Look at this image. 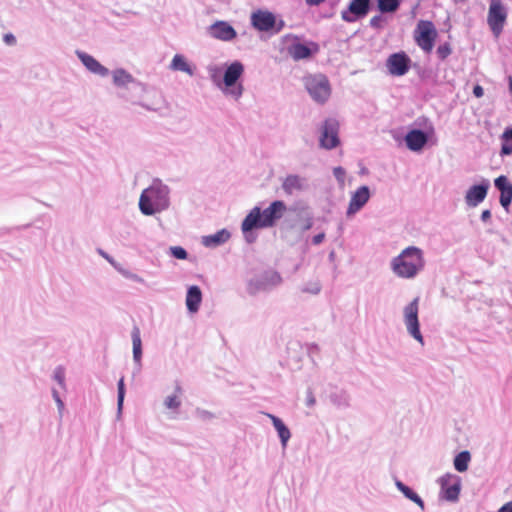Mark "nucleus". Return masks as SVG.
I'll return each mask as SVG.
<instances>
[{
    "label": "nucleus",
    "instance_id": "49",
    "mask_svg": "<svg viewBox=\"0 0 512 512\" xmlns=\"http://www.w3.org/2000/svg\"><path fill=\"white\" fill-rule=\"evenodd\" d=\"M480 218H481L482 222H485V223L488 222L491 219V211L488 209L483 210Z\"/></svg>",
    "mask_w": 512,
    "mask_h": 512
},
{
    "label": "nucleus",
    "instance_id": "14",
    "mask_svg": "<svg viewBox=\"0 0 512 512\" xmlns=\"http://www.w3.org/2000/svg\"><path fill=\"white\" fill-rule=\"evenodd\" d=\"M507 18V11L499 0H491L487 21L492 32L497 36L504 27Z\"/></svg>",
    "mask_w": 512,
    "mask_h": 512
},
{
    "label": "nucleus",
    "instance_id": "52",
    "mask_svg": "<svg viewBox=\"0 0 512 512\" xmlns=\"http://www.w3.org/2000/svg\"><path fill=\"white\" fill-rule=\"evenodd\" d=\"M498 512H512V501L504 504Z\"/></svg>",
    "mask_w": 512,
    "mask_h": 512
},
{
    "label": "nucleus",
    "instance_id": "39",
    "mask_svg": "<svg viewBox=\"0 0 512 512\" xmlns=\"http://www.w3.org/2000/svg\"><path fill=\"white\" fill-rule=\"evenodd\" d=\"M118 395H117V417L120 418L122 415L123 403L125 398V384L124 378L122 377L117 384Z\"/></svg>",
    "mask_w": 512,
    "mask_h": 512
},
{
    "label": "nucleus",
    "instance_id": "3",
    "mask_svg": "<svg viewBox=\"0 0 512 512\" xmlns=\"http://www.w3.org/2000/svg\"><path fill=\"white\" fill-rule=\"evenodd\" d=\"M171 190L160 179H154L139 198V210L145 216H153L169 209Z\"/></svg>",
    "mask_w": 512,
    "mask_h": 512
},
{
    "label": "nucleus",
    "instance_id": "50",
    "mask_svg": "<svg viewBox=\"0 0 512 512\" xmlns=\"http://www.w3.org/2000/svg\"><path fill=\"white\" fill-rule=\"evenodd\" d=\"M55 403H56L57 408H58V414H59L60 417H62L64 409H65L64 402L62 401V399H59V400L55 401Z\"/></svg>",
    "mask_w": 512,
    "mask_h": 512
},
{
    "label": "nucleus",
    "instance_id": "33",
    "mask_svg": "<svg viewBox=\"0 0 512 512\" xmlns=\"http://www.w3.org/2000/svg\"><path fill=\"white\" fill-rule=\"evenodd\" d=\"M396 488L410 501L414 502L419 508L424 511L425 504L422 498L413 491L410 487L405 485L402 481L396 480L395 481Z\"/></svg>",
    "mask_w": 512,
    "mask_h": 512
},
{
    "label": "nucleus",
    "instance_id": "26",
    "mask_svg": "<svg viewBox=\"0 0 512 512\" xmlns=\"http://www.w3.org/2000/svg\"><path fill=\"white\" fill-rule=\"evenodd\" d=\"M494 185L500 191V204L507 209L512 202V184L501 175L494 180Z\"/></svg>",
    "mask_w": 512,
    "mask_h": 512
},
{
    "label": "nucleus",
    "instance_id": "21",
    "mask_svg": "<svg viewBox=\"0 0 512 512\" xmlns=\"http://www.w3.org/2000/svg\"><path fill=\"white\" fill-rule=\"evenodd\" d=\"M410 59L404 53H394L387 59L386 66L393 76H403L409 70Z\"/></svg>",
    "mask_w": 512,
    "mask_h": 512
},
{
    "label": "nucleus",
    "instance_id": "30",
    "mask_svg": "<svg viewBox=\"0 0 512 512\" xmlns=\"http://www.w3.org/2000/svg\"><path fill=\"white\" fill-rule=\"evenodd\" d=\"M138 90H126V89H118L117 96L124 101L130 102L133 105H139L147 111H158L159 108L155 104H148L142 101H139L134 94Z\"/></svg>",
    "mask_w": 512,
    "mask_h": 512
},
{
    "label": "nucleus",
    "instance_id": "36",
    "mask_svg": "<svg viewBox=\"0 0 512 512\" xmlns=\"http://www.w3.org/2000/svg\"><path fill=\"white\" fill-rule=\"evenodd\" d=\"M502 147L500 151L501 156L512 154V126L505 129L502 134Z\"/></svg>",
    "mask_w": 512,
    "mask_h": 512
},
{
    "label": "nucleus",
    "instance_id": "29",
    "mask_svg": "<svg viewBox=\"0 0 512 512\" xmlns=\"http://www.w3.org/2000/svg\"><path fill=\"white\" fill-rule=\"evenodd\" d=\"M265 415L271 420L278 437L281 442V446L283 449L287 447L288 441L291 438V432L289 428L285 425V423L280 419L279 417L271 414V413H265Z\"/></svg>",
    "mask_w": 512,
    "mask_h": 512
},
{
    "label": "nucleus",
    "instance_id": "47",
    "mask_svg": "<svg viewBox=\"0 0 512 512\" xmlns=\"http://www.w3.org/2000/svg\"><path fill=\"white\" fill-rule=\"evenodd\" d=\"M324 240H325V233L320 232L312 237L311 242L313 245L317 246V245H320Z\"/></svg>",
    "mask_w": 512,
    "mask_h": 512
},
{
    "label": "nucleus",
    "instance_id": "51",
    "mask_svg": "<svg viewBox=\"0 0 512 512\" xmlns=\"http://www.w3.org/2000/svg\"><path fill=\"white\" fill-rule=\"evenodd\" d=\"M473 94L477 97V98H480L483 96L484 94V90L483 88L480 86V85H476L474 88H473Z\"/></svg>",
    "mask_w": 512,
    "mask_h": 512
},
{
    "label": "nucleus",
    "instance_id": "11",
    "mask_svg": "<svg viewBox=\"0 0 512 512\" xmlns=\"http://www.w3.org/2000/svg\"><path fill=\"white\" fill-rule=\"evenodd\" d=\"M339 123L337 120L329 118L324 121L321 126L319 143L320 147L331 150L337 147L340 143L339 140Z\"/></svg>",
    "mask_w": 512,
    "mask_h": 512
},
{
    "label": "nucleus",
    "instance_id": "12",
    "mask_svg": "<svg viewBox=\"0 0 512 512\" xmlns=\"http://www.w3.org/2000/svg\"><path fill=\"white\" fill-rule=\"evenodd\" d=\"M437 36L436 29L430 21H420L415 31V41L425 52H431Z\"/></svg>",
    "mask_w": 512,
    "mask_h": 512
},
{
    "label": "nucleus",
    "instance_id": "13",
    "mask_svg": "<svg viewBox=\"0 0 512 512\" xmlns=\"http://www.w3.org/2000/svg\"><path fill=\"white\" fill-rule=\"evenodd\" d=\"M112 82L117 89L140 90L146 92L147 86L136 80L132 74L123 68L115 69L111 72Z\"/></svg>",
    "mask_w": 512,
    "mask_h": 512
},
{
    "label": "nucleus",
    "instance_id": "38",
    "mask_svg": "<svg viewBox=\"0 0 512 512\" xmlns=\"http://www.w3.org/2000/svg\"><path fill=\"white\" fill-rule=\"evenodd\" d=\"M377 3H378V9L382 13L395 12L400 5L399 0H377Z\"/></svg>",
    "mask_w": 512,
    "mask_h": 512
},
{
    "label": "nucleus",
    "instance_id": "48",
    "mask_svg": "<svg viewBox=\"0 0 512 512\" xmlns=\"http://www.w3.org/2000/svg\"><path fill=\"white\" fill-rule=\"evenodd\" d=\"M382 22V17L380 15L374 16L370 19V26L373 28H379Z\"/></svg>",
    "mask_w": 512,
    "mask_h": 512
},
{
    "label": "nucleus",
    "instance_id": "37",
    "mask_svg": "<svg viewBox=\"0 0 512 512\" xmlns=\"http://www.w3.org/2000/svg\"><path fill=\"white\" fill-rule=\"evenodd\" d=\"M471 455L468 451H462L454 458V467L458 472H465L468 469Z\"/></svg>",
    "mask_w": 512,
    "mask_h": 512
},
{
    "label": "nucleus",
    "instance_id": "16",
    "mask_svg": "<svg viewBox=\"0 0 512 512\" xmlns=\"http://www.w3.org/2000/svg\"><path fill=\"white\" fill-rule=\"evenodd\" d=\"M371 198L370 188L366 185L358 187L350 197L348 207L346 210V216L348 218L353 217L359 211H361Z\"/></svg>",
    "mask_w": 512,
    "mask_h": 512
},
{
    "label": "nucleus",
    "instance_id": "8",
    "mask_svg": "<svg viewBox=\"0 0 512 512\" xmlns=\"http://www.w3.org/2000/svg\"><path fill=\"white\" fill-rule=\"evenodd\" d=\"M282 282L281 275L276 271H266L248 280L246 291L249 295L255 296L277 287Z\"/></svg>",
    "mask_w": 512,
    "mask_h": 512
},
{
    "label": "nucleus",
    "instance_id": "19",
    "mask_svg": "<svg viewBox=\"0 0 512 512\" xmlns=\"http://www.w3.org/2000/svg\"><path fill=\"white\" fill-rule=\"evenodd\" d=\"M309 187L308 181L305 177L298 174L287 175L281 184L283 192L287 196H294L306 191Z\"/></svg>",
    "mask_w": 512,
    "mask_h": 512
},
{
    "label": "nucleus",
    "instance_id": "1",
    "mask_svg": "<svg viewBox=\"0 0 512 512\" xmlns=\"http://www.w3.org/2000/svg\"><path fill=\"white\" fill-rule=\"evenodd\" d=\"M289 208L282 200H275L263 211L259 206L253 207L241 223V231L247 243L256 240L253 231L256 229L272 228L276 225Z\"/></svg>",
    "mask_w": 512,
    "mask_h": 512
},
{
    "label": "nucleus",
    "instance_id": "15",
    "mask_svg": "<svg viewBox=\"0 0 512 512\" xmlns=\"http://www.w3.org/2000/svg\"><path fill=\"white\" fill-rule=\"evenodd\" d=\"M370 5V0H351L347 9L341 12V19L347 23H355L367 16Z\"/></svg>",
    "mask_w": 512,
    "mask_h": 512
},
{
    "label": "nucleus",
    "instance_id": "24",
    "mask_svg": "<svg viewBox=\"0 0 512 512\" xmlns=\"http://www.w3.org/2000/svg\"><path fill=\"white\" fill-rule=\"evenodd\" d=\"M428 141V136L425 132L419 129L409 131L405 136V143L409 150L418 152L423 149Z\"/></svg>",
    "mask_w": 512,
    "mask_h": 512
},
{
    "label": "nucleus",
    "instance_id": "18",
    "mask_svg": "<svg viewBox=\"0 0 512 512\" xmlns=\"http://www.w3.org/2000/svg\"><path fill=\"white\" fill-rule=\"evenodd\" d=\"M207 33L210 37L223 41L230 42L237 37L236 30L226 21L218 20L207 28Z\"/></svg>",
    "mask_w": 512,
    "mask_h": 512
},
{
    "label": "nucleus",
    "instance_id": "20",
    "mask_svg": "<svg viewBox=\"0 0 512 512\" xmlns=\"http://www.w3.org/2000/svg\"><path fill=\"white\" fill-rule=\"evenodd\" d=\"M252 26L261 32L272 30L276 25V17L267 10H257L251 14Z\"/></svg>",
    "mask_w": 512,
    "mask_h": 512
},
{
    "label": "nucleus",
    "instance_id": "31",
    "mask_svg": "<svg viewBox=\"0 0 512 512\" xmlns=\"http://www.w3.org/2000/svg\"><path fill=\"white\" fill-rule=\"evenodd\" d=\"M169 69L172 71H180L188 74L189 76L194 75V69L191 64L188 63L185 56L182 54H175L169 65Z\"/></svg>",
    "mask_w": 512,
    "mask_h": 512
},
{
    "label": "nucleus",
    "instance_id": "9",
    "mask_svg": "<svg viewBox=\"0 0 512 512\" xmlns=\"http://www.w3.org/2000/svg\"><path fill=\"white\" fill-rule=\"evenodd\" d=\"M440 485V497L448 502H456L459 499L461 490V479L459 476L446 473L438 479Z\"/></svg>",
    "mask_w": 512,
    "mask_h": 512
},
{
    "label": "nucleus",
    "instance_id": "10",
    "mask_svg": "<svg viewBox=\"0 0 512 512\" xmlns=\"http://www.w3.org/2000/svg\"><path fill=\"white\" fill-rule=\"evenodd\" d=\"M284 40L287 42L291 41L287 52L295 61L308 59L318 51V45L316 43L310 42L309 44H302L299 42L298 37L292 34L284 36Z\"/></svg>",
    "mask_w": 512,
    "mask_h": 512
},
{
    "label": "nucleus",
    "instance_id": "28",
    "mask_svg": "<svg viewBox=\"0 0 512 512\" xmlns=\"http://www.w3.org/2000/svg\"><path fill=\"white\" fill-rule=\"evenodd\" d=\"M201 302H202L201 289L196 285L190 286L187 290L186 299H185V304H186L187 310L192 314L197 313L199 311Z\"/></svg>",
    "mask_w": 512,
    "mask_h": 512
},
{
    "label": "nucleus",
    "instance_id": "42",
    "mask_svg": "<svg viewBox=\"0 0 512 512\" xmlns=\"http://www.w3.org/2000/svg\"><path fill=\"white\" fill-rule=\"evenodd\" d=\"M170 254L180 260H184L188 257L187 251L180 246H172L169 248Z\"/></svg>",
    "mask_w": 512,
    "mask_h": 512
},
{
    "label": "nucleus",
    "instance_id": "46",
    "mask_svg": "<svg viewBox=\"0 0 512 512\" xmlns=\"http://www.w3.org/2000/svg\"><path fill=\"white\" fill-rule=\"evenodd\" d=\"M316 404V399L311 390H308L306 393V406L313 407Z\"/></svg>",
    "mask_w": 512,
    "mask_h": 512
},
{
    "label": "nucleus",
    "instance_id": "43",
    "mask_svg": "<svg viewBox=\"0 0 512 512\" xmlns=\"http://www.w3.org/2000/svg\"><path fill=\"white\" fill-rule=\"evenodd\" d=\"M451 54V47L448 43H444L437 48V55L444 60Z\"/></svg>",
    "mask_w": 512,
    "mask_h": 512
},
{
    "label": "nucleus",
    "instance_id": "34",
    "mask_svg": "<svg viewBox=\"0 0 512 512\" xmlns=\"http://www.w3.org/2000/svg\"><path fill=\"white\" fill-rule=\"evenodd\" d=\"M132 346H133V360L140 367L142 359V340L140 329L134 327L131 332Z\"/></svg>",
    "mask_w": 512,
    "mask_h": 512
},
{
    "label": "nucleus",
    "instance_id": "25",
    "mask_svg": "<svg viewBox=\"0 0 512 512\" xmlns=\"http://www.w3.org/2000/svg\"><path fill=\"white\" fill-rule=\"evenodd\" d=\"M99 255H101L108 263H110L113 268L119 272L124 278L131 280L136 283L144 284L145 280L136 273L131 272L130 270L124 268L120 263L115 261V259L110 256L107 252L102 249L98 250Z\"/></svg>",
    "mask_w": 512,
    "mask_h": 512
},
{
    "label": "nucleus",
    "instance_id": "5",
    "mask_svg": "<svg viewBox=\"0 0 512 512\" xmlns=\"http://www.w3.org/2000/svg\"><path fill=\"white\" fill-rule=\"evenodd\" d=\"M289 212L295 213L296 218H285L282 223L283 229L300 230L301 232H305L313 227L314 217L308 204L304 202H297L289 207Z\"/></svg>",
    "mask_w": 512,
    "mask_h": 512
},
{
    "label": "nucleus",
    "instance_id": "32",
    "mask_svg": "<svg viewBox=\"0 0 512 512\" xmlns=\"http://www.w3.org/2000/svg\"><path fill=\"white\" fill-rule=\"evenodd\" d=\"M330 402L339 409H346L350 406V394L344 389H336L329 395Z\"/></svg>",
    "mask_w": 512,
    "mask_h": 512
},
{
    "label": "nucleus",
    "instance_id": "17",
    "mask_svg": "<svg viewBox=\"0 0 512 512\" xmlns=\"http://www.w3.org/2000/svg\"><path fill=\"white\" fill-rule=\"evenodd\" d=\"M490 188V181L488 179H482L479 184L472 185L465 194V203L469 207H477L482 203Z\"/></svg>",
    "mask_w": 512,
    "mask_h": 512
},
{
    "label": "nucleus",
    "instance_id": "45",
    "mask_svg": "<svg viewBox=\"0 0 512 512\" xmlns=\"http://www.w3.org/2000/svg\"><path fill=\"white\" fill-rule=\"evenodd\" d=\"M3 41L8 46H14L17 42L16 37L12 33H6L3 36Z\"/></svg>",
    "mask_w": 512,
    "mask_h": 512
},
{
    "label": "nucleus",
    "instance_id": "41",
    "mask_svg": "<svg viewBox=\"0 0 512 512\" xmlns=\"http://www.w3.org/2000/svg\"><path fill=\"white\" fill-rule=\"evenodd\" d=\"M196 417L202 421H211L216 418V415L206 409L197 408L195 411Z\"/></svg>",
    "mask_w": 512,
    "mask_h": 512
},
{
    "label": "nucleus",
    "instance_id": "44",
    "mask_svg": "<svg viewBox=\"0 0 512 512\" xmlns=\"http://www.w3.org/2000/svg\"><path fill=\"white\" fill-rule=\"evenodd\" d=\"M333 174L339 183H344L346 172L342 167H335L333 169Z\"/></svg>",
    "mask_w": 512,
    "mask_h": 512
},
{
    "label": "nucleus",
    "instance_id": "27",
    "mask_svg": "<svg viewBox=\"0 0 512 512\" xmlns=\"http://www.w3.org/2000/svg\"><path fill=\"white\" fill-rule=\"evenodd\" d=\"M230 238V231L223 228L214 234L203 236L201 238V243L207 248H217L225 244Z\"/></svg>",
    "mask_w": 512,
    "mask_h": 512
},
{
    "label": "nucleus",
    "instance_id": "35",
    "mask_svg": "<svg viewBox=\"0 0 512 512\" xmlns=\"http://www.w3.org/2000/svg\"><path fill=\"white\" fill-rule=\"evenodd\" d=\"M322 290V283L318 278H312L305 282H303L300 287L299 291L303 294H309L312 296H316L320 294Z\"/></svg>",
    "mask_w": 512,
    "mask_h": 512
},
{
    "label": "nucleus",
    "instance_id": "23",
    "mask_svg": "<svg viewBox=\"0 0 512 512\" xmlns=\"http://www.w3.org/2000/svg\"><path fill=\"white\" fill-rule=\"evenodd\" d=\"M75 53H76V56L78 57V59L81 61V63L84 65V67L89 72H91L95 75L101 76V77H106L109 75V73H110L109 69L106 68L105 66H103L92 55H90L86 52L80 51V50H77Z\"/></svg>",
    "mask_w": 512,
    "mask_h": 512
},
{
    "label": "nucleus",
    "instance_id": "6",
    "mask_svg": "<svg viewBox=\"0 0 512 512\" xmlns=\"http://www.w3.org/2000/svg\"><path fill=\"white\" fill-rule=\"evenodd\" d=\"M303 83L312 100L324 104L331 96V85L323 74H310L304 77Z\"/></svg>",
    "mask_w": 512,
    "mask_h": 512
},
{
    "label": "nucleus",
    "instance_id": "22",
    "mask_svg": "<svg viewBox=\"0 0 512 512\" xmlns=\"http://www.w3.org/2000/svg\"><path fill=\"white\" fill-rule=\"evenodd\" d=\"M182 387L177 384L172 394L167 395L163 400V406L168 410L170 419H176L182 406Z\"/></svg>",
    "mask_w": 512,
    "mask_h": 512
},
{
    "label": "nucleus",
    "instance_id": "40",
    "mask_svg": "<svg viewBox=\"0 0 512 512\" xmlns=\"http://www.w3.org/2000/svg\"><path fill=\"white\" fill-rule=\"evenodd\" d=\"M53 379L58 383V385L66 390V375L65 369L62 366H58L53 371Z\"/></svg>",
    "mask_w": 512,
    "mask_h": 512
},
{
    "label": "nucleus",
    "instance_id": "7",
    "mask_svg": "<svg viewBox=\"0 0 512 512\" xmlns=\"http://www.w3.org/2000/svg\"><path fill=\"white\" fill-rule=\"evenodd\" d=\"M419 302V297H415L403 307L402 320L408 335L423 346L424 337L420 330Z\"/></svg>",
    "mask_w": 512,
    "mask_h": 512
},
{
    "label": "nucleus",
    "instance_id": "2",
    "mask_svg": "<svg viewBox=\"0 0 512 512\" xmlns=\"http://www.w3.org/2000/svg\"><path fill=\"white\" fill-rule=\"evenodd\" d=\"M245 68L242 62L235 60L223 69L217 64L207 66V73L212 83L226 96L238 101L244 93V86L240 79Z\"/></svg>",
    "mask_w": 512,
    "mask_h": 512
},
{
    "label": "nucleus",
    "instance_id": "53",
    "mask_svg": "<svg viewBox=\"0 0 512 512\" xmlns=\"http://www.w3.org/2000/svg\"><path fill=\"white\" fill-rule=\"evenodd\" d=\"M305 1L310 6H317V5L321 4L322 2H324V0H305Z\"/></svg>",
    "mask_w": 512,
    "mask_h": 512
},
{
    "label": "nucleus",
    "instance_id": "55",
    "mask_svg": "<svg viewBox=\"0 0 512 512\" xmlns=\"http://www.w3.org/2000/svg\"><path fill=\"white\" fill-rule=\"evenodd\" d=\"M283 26H284V22L281 20V21L279 22V26H278V27H277V29H276V32H279V31L283 28Z\"/></svg>",
    "mask_w": 512,
    "mask_h": 512
},
{
    "label": "nucleus",
    "instance_id": "4",
    "mask_svg": "<svg viewBox=\"0 0 512 512\" xmlns=\"http://www.w3.org/2000/svg\"><path fill=\"white\" fill-rule=\"evenodd\" d=\"M424 268V252L416 246L406 247L390 261L392 273L400 279H415Z\"/></svg>",
    "mask_w": 512,
    "mask_h": 512
},
{
    "label": "nucleus",
    "instance_id": "54",
    "mask_svg": "<svg viewBox=\"0 0 512 512\" xmlns=\"http://www.w3.org/2000/svg\"><path fill=\"white\" fill-rule=\"evenodd\" d=\"M52 397H53L54 401L61 399V397L56 389H52Z\"/></svg>",
    "mask_w": 512,
    "mask_h": 512
}]
</instances>
